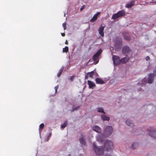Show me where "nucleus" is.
Listing matches in <instances>:
<instances>
[{
	"label": "nucleus",
	"instance_id": "2",
	"mask_svg": "<svg viewBox=\"0 0 156 156\" xmlns=\"http://www.w3.org/2000/svg\"><path fill=\"white\" fill-rule=\"evenodd\" d=\"M125 13L124 10H121L114 14L112 17V19L115 20L117 18L125 15Z\"/></svg>",
	"mask_w": 156,
	"mask_h": 156
},
{
	"label": "nucleus",
	"instance_id": "17",
	"mask_svg": "<svg viewBox=\"0 0 156 156\" xmlns=\"http://www.w3.org/2000/svg\"><path fill=\"white\" fill-rule=\"evenodd\" d=\"M87 82L90 88H93V87L95 86V85L93 82L90 80H88Z\"/></svg>",
	"mask_w": 156,
	"mask_h": 156
},
{
	"label": "nucleus",
	"instance_id": "30",
	"mask_svg": "<svg viewBox=\"0 0 156 156\" xmlns=\"http://www.w3.org/2000/svg\"><path fill=\"white\" fill-rule=\"evenodd\" d=\"M99 138H100L99 136H98L97 138V140L98 141H99L100 142H102L103 141L102 139H100Z\"/></svg>",
	"mask_w": 156,
	"mask_h": 156
},
{
	"label": "nucleus",
	"instance_id": "12",
	"mask_svg": "<svg viewBox=\"0 0 156 156\" xmlns=\"http://www.w3.org/2000/svg\"><path fill=\"white\" fill-rule=\"evenodd\" d=\"M154 76V75L152 73L149 74L148 80V83H151L153 81V77Z\"/></svg>",
	"mask_w": 156,
	"mask_h": 156
},
{
	"label": "nucleus",
	"instance_id": "27",
	"mask_svg": "<svg viewBox=\"0 0 156 156\" xmlns=\"http://www.w3.org/2000/svg\"><path fill=\"white\" fill-rule=\"evenodd\" d=\"M62 26L64 28V29L65 30L66 29V23H63L62 24Z\"/></svg>",
	"mask_w": 156,
	"mask_h": 156
},
{
	"label": "nucleus",
	"instance_id": "35",
	"mask_svg": "<svg viewBox=\"0 0 156 156\" xmlns=\"http://www.w3.org/2000/svg\"><path fill=\"white\" fill-rule=\"evenodd\" d=\"M51 133H50L49 134V137H50L51 136Z\"/></svg>",
	"mask_w": 156,
	"mask_h": 156
},
{
	"label": "nucleus",
	"instance_id": "10",
	"mask_svg": "<svg viewBox=\"0 0 156 156\" xmlns=\"http://www.w3.org/2000/svg\"><path fill=\"white\" fill-rule=\"evenodd\" d=\"M130 51V49L129 47L127 46H124L122 48V52L123 54L128 53Z\"/></svg>",
	"mask_w": 156,
	"mask_h": 156
},
{
	"label": "nucleus",
	"instance_id": "15",
	"mask_svg": "<svg viewBox=\"0 0 156 156\" xmlns=\"http://www.w3.org/2000/svg\"><path fill=\"white\" fill-rule=\"evenodd\" d=\"M96 83L98 84H103L105 83V82L101 78H97L95 79Z\"/></svg>",
	"mask_w": 156,
	"mask_h": 156
},
{
	"label": "nucleus",
	"instance_id": "22",
	"mask_svg": "<svg viewBox=\"0 0 156 156\" xmlns=\"http://www.w3.org/2000/svg\"><path fill=\"white\" fill-rule=\"evenodd\" d=\"M63 68H62L60 69L59 70L58 73L57 74V76L58 77H59L62 74V73L63 71Z\"/></svg>",
	"mask_w": 156,
	"mask_h": 156
},
{
	"label": "nucleus",
	"instance_id": "31",
	"mask_svg": "<svg viewBox=\"0 0 156 156\" xmlns=\"http://www.w3.org/2000/svg\"><path fill=\"white\" fill-rule=\"evenodd\" d=\"M145 59L147 61L149 60L150 59L149 57L148 56H147V57H146Z\"/></svg>",
	"mask_w": 156,
	"mask_h": 156
},
{
	"label": "nucleus",
	"instance_id": "6",
	"mask_svg": "<svg viewBox=\"0 0 156 156\" xmlns=\"http://www.w3.org/2000/svg\"><path fill=\"white\" fill-rule=\"evenodd\" d=\"M147 131L149 132V134L151 137L156 138V130H155L152 127L148 129Z\"/></svg>",
	"mask_w": 156,
	"mask_h": 156
},
{
	"label": "nucleus",
	"instance_id": "18",
	"mask_svg": "<svg viewBox=\"0 0 156 156\" xmlns=\"http://www.w3.org/2000/svg\"><path fill=\"white\" fill-rule=\"evenodd\" d=\"M126 124L128 126L133 127L134 124L132 122H131L129 119H128L126 122Z\"/></svg>",
	"mask_w": 156,
	"mask_h": 156
},
{
	"label": "nucleus",
	"instance_id": "20",
	"mask_svg": "<svg viewBox=\"0 0 156 156\" xmlns=\"http://www.w3.org/2000/svg\"><path fill=\"white\" fill-rule=\"evenodd\" d=\"M138 146V144L137 143H133L132 144V146H131V148L133 150L135 149L136 147Z\"/></svg>",
	"mask_w": 156,
	"mask_h": 156
},
{
	"label": "nucleus",
	"instance_id": "26",
	"mask_svg": "<svg viewBox=\"0 0 156 156\" xmlns=\"http://www.w3.org/2000/svg\"><path fill=\"white\" fill-rule=\"evenodd\" d=\"M44 127V125L43 123L41 124L39 126V128L42 129Z\"/></svg>",
	"mask_w": 156,
	"mask_h": 156
},
{
	"label": "nucleus",
	"instance_id": "38",
	"mask_svg": "<svg viewBox=\"0 0 156 156\" xmlns=\"http://www.w3.org/2000/svg\"><path fill=\"white\" fill-rule=\"evenodd\" d=\"M121 41V43H122V41Z\"/></svg>",
	"mask_w": 156,
	"mask_h": 156
},
{
	"label": "nucleus",
	"instance_id": "28",
	"mask_svg": "<svg viewBox=\"0 0 156 156\" xmlns=\"http://www.w3.org/2000/svg\"><path fill=\"white\" fill-rule=\"evenodd\" d=\"M86 6L85 5H83L80 9V11H82L83 9H84Z\"/></svg>",
	"mask_w": 156,
	"mask_h": 156
},
{
	"label": "nucleus",
	"instance_id": "16",
	"mask_svg": "<svg viewBox=\"0 0 156 156\" xmlns=\"http://www.w3.org/2000/svg\"><path fill=\"white\" fill-rule=\"evenodd\" d=\"M129 57H126L122 58L121 60V63H125L126 62L129 60Z\"/></svg>",
	"mask_w": 156,
	"mask_h": 156
},
{
	"label": "nucleus",
	"instance_id": "34",
	"mask_svg": "<svg viewBox=\"0 0 156 156\" xmlns=\"http://www.w3.org/2000/svg\"><path fill=\"white\" fill-rule=\"evenodd\" d=\"M65 44H68V43L67 40L65 42Z\"/></svg>",
	"mask_w": 156,
	"mask_h": 156
},
{
	"label": "nucleus",
	"instance_id": "11",
	"mask_svg": "<svg viewBox=\"0 0 156 156\" xmlns=\"http://www.w3.org/2000/svg\"><path fill=\"white\" fill-rule=\"evenodd\" d=\"M93 129L94 131L98 133H101L102 130L100 127L96 125H95L93 126Z\"/></svg>",
	"mask_w": 156,
	"mask_h": 156
},
{
	"label": "nucleus",
	"instance_id": "8",
	"mask_svg": "<svg viewBox=\"0 0 156 156\" xmlns=\"http://www.w3.org/2000/svg\"><path fill=\"white\" fill-rule=\"evenodd\" d=\"M122 35L124 38L126 40L129 41L131 38L129 35V34L126 32H124L122 33Z\"/></svg>",
	"mask_w": 156,
	"mask_h": 156
},
{
	"label": "nucleus",
	"instance_id": "4",
	"mask_svg": "<svg viewBox=\"0 0 156 156\" xmlns=\"http://www.w3.org/2000/svg\"><path fill=\"white\" fill-rule=\"evenodd\" d=\"M112 59L113 63L115 66H117L121 63V60L119 57L117 55H113L112 56Z\"/></svg>",
	"mask_w": 156,
	"mask_h": 156
},
{
	"label": "nucleus",
	"instance_id": "1",
	"mask_svg": "<svg viewBox=\"0 0 156 156\" xmlns=\"http://www.w3.org/2000/svg\"><path fill=\"white\" fill-rule=\"evenodd\" d=\"M93 149L98 155H102L104 153L105 151H108L113 147V143L111 140H107L105 141L104 147L102 146L98 147L94 143L93 144Z\"/></svg>",
	"mask_w": 156,
	"mask_h": 156
},
{
	"label": "nucleus",
	"instance_id": "33",
	"mask_svg": "<svg viewBox=\"0 0 156 156\" xmlns=\"http://www.w3.org/2000/svg\"><path fill=\"white\" fill-rule=\"evenodd\" d=\"M61 35H62V36H63V37L65 36V33H61Z\"/></svg>",
	"mask_w": 156,
	"mask_h": 156
},
{
	"label": "nucleus",
	"instance_id": "14",
	"mask_svg": "<svg viewBox=\"0 0 156 156\" xmlns=\"http://www.w3.org/2000/svg\"><path fill=\"white\" fill-rule=\"evenodd\" d=\"M100 14V12H98L95 14L92 18L90 20V21L91 22H94L97 19V17Z\"/></svg>",
	"mask_w": 156,
	"mask_h": 156
},
{
	"label": "nucleus",
	"instance_id": "7",
	"mask_svg": "<svg viewBox=\"0 0 156 156\" xmlns=\"http://www.w3.org/2000/svg\"><path fill=\"white\" fill-rule=\"evenodd\" d=\"M105 28L104 26H103L102 25H101L98 29L99 34L102 36H104V30Z\"/></svg>",
	"mask_w": 156,
	"mask_h": 156
},
{
	"label": "nucleus",
	"instance_id": "19",
	"mask_svg": "<svg viewBox=\"0 0 156 156\" xmlns=\"http://www.w3.org/2000/svg\"><path fill=\"white\" fill-rule=\"evenodd\" d=\"M101 118L104 121H109L110 118L105 115H102L101 116Z\"/></svg>",
	"mask_w": 156,
	"mask_h": 156
},
{
	"label": "nucleus",
	"instance_id": "32",
	"mask_svg": "<svg viewBox=\"0 0 156 156\" xmlns=\"http://www.w3.org/2000/svg\"><path fill=\"white\" fill-rule=\"evenodd\" d=\"M74 76H71V77L70 78V80L71 81H73V80L74 79Z\"/></svg>",
	"mask_w": 156,
	"mask_h": 156
},
{
	"label": "nucleus",
	"instance_id": "36",
	"mask_svg": "<svg viewBox=\"0 0 156 156\" xmlns=\"http://www.w3.org/2000/svg\"><path fill=\"white\" fill-rule=\"evenodd\" d=\"M55 92H56L57 91V88L56 87H55Z\"/></svg>",
	"mask_w": 156,
	"mask_h": 156
},
{
	"label": "nucleus",
	"instance_id": "21",
	"mask_svg": "<svg viewBox=\"0 0 156 156\" xmlns=\"http://www.w3.org/2000/svg\"><path fill=\"white\" fill-rule=\"evenodd\" d=\"M94 74V72L92 71L88 73H87V76L90 77H92Z\"/></svg>",
	"mask_w": 156,
	"mask_h": 156
},
{
	"label": "nucleus",
	"instance_id": "5",
	"mask_svg": "<svg viewBox=\"0 0 156 156\" xmlns=\"http://www.w3.org/2000/svg\"><path fill=\"white\" fill-rule=\"evenodd\" d=\"M113 132V129L111 126H108L106 127L105 130V133L107 136H110Z\"/></svg>",
	"mask_w": 156,
	"mask_h": 156
},
{
	"label": "nucleus",
	"instance_id": "9",
	"mask_svg": "<svg viewBox=\"0 0 156 156\" xmlns=\"http://www.w3.org/2000/svg\"><path fill=\"white\" fill-rule=\"evenodd\" d=\"M84 136H83L82 134H81V136L79 139V141L80 143H81L82 144L85 145L86 144V142L85 139L84 138Z\"/></svg>",
	"mask_w": 156,
	"mask_h": 156
},
{
	"label": "nucleus",
	"instance_id": "29",
	"mask_svg": "<svg viewBox=\"0 0 156 156\" xmlns=\"http://www.w3.org/2000/svg\"><path fill=\"white\" fill-rule=\"evenodd\" d=\"M79 108V107H77L73 108L72 109V111L73 112L75 110L78 109Z\"/></svg>",
	"mask_w": 156,
	"mask_h": 156
},
{
	"label": "nucleus",
	"instance_id": "3",
	"mask_svg": "<svg viewBox=\"0 0 156 156\" xmlns=\"http://www.w3.org/2000/svg\"><path fill=\"white\" fill-rule=\"evenodd\" d=\"M101 52L102 50L101 49H100L95 54H94L92 58L93 60L94 61L96 62V64L98 63V57Z\"/></svg>",
	"mask_w": 156,
	"mask_h": 156
},
{
	"label": "nucleus",
	"instance_id": "24",
	"mask_svg": "<svg viewBox=\"0 0 156 156\" xmlns=\"http://www.w3.org/2000/svg\"><path fill=\"white\" fill-rule=\"evenodd\" d=\"M69 51V48L67 46H66L64 48H63V52H67Z\"/></svg>",
	"mask_w": 156,
	"mask_h": 156
},
{
	"label": "nucleus",
	"instance_id": "13",
	"mask_svg": "<svg viewBox=\"0 0 156 156\" xmlns=\"http://www.w3.org/2000/svg\"><path fill=\"white\" fill-rule=\"evenodd\" d=\"M135 2V1H132L128 2L126 5V7L128 8H131L134 5Z\"/></svg>",
	"mask_w": 156,
	"mask_h": 156
},
{
	"label": "nucleus",
	"instance_id": "25",
	"mask_svg": "<svg viewBox=\"0 0 156 156\" xmlns=\"http://www.w3.org/2000/svg\"><path fill=\"white\" fill-rule=\"evenodd\" d=\"M98 112H101L104 114H105V112L103 111V109L102 108H98Z\"/></svg>",
	"mask_w": 156,
	"mask_h": 156
},
{
	"label": "nucleus",
	"instance_id": "37",
	"mask_svg": "<svg viewBox=\"0 0 156 156\" xmlns=\"http://www.w3.org/2000/svg\"><path fill=\"white\" fill-rule=\"evenodd\" d=\"M71 155L70 154H69V156H71Z\"/></svg>",
	"mask_w": 156,
	"mask_h": 156
},
{
	"label": "nucleus",
	"instance_id": "23",
	"mask_svg": "<svg viewBox=\"0 0 156 156\" xmlns=\"http://www.w3.org/2000/svg\"><path fill=\"white\" fill-rule=\"evenodd\" d=\"M68 122L67 121H65L64 123L61 125V127L63 129L65 128L67 125Z\"/></svg>",
	"mask_w": 156,
	"mask_h": 156
}]
</instances>
